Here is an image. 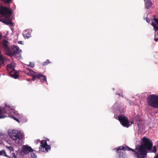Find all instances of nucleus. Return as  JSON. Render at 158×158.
I'll list each match as a JSON object with an SVG mask.
<instances>
[{"label": "nucleus", "instance_id": "nucleus-18", "mask_svg": "<svg viewBox=\"0 0 158 158\" xmlns=\"http://www.w3.org/2000/svg\"><path fill=\"white\" fill-rule=\"evenodd\" d=\"M11 156H12L11 157L8 156L7 157H8V158H17V156L14 153H12L11 154Z\"/></svg>", "mask_w": 158, "mask_h": 158}, {"label": "nucleus", "instance_id": "nucleus-20", "mask_svg": "<svg viewBox=\"0 0 158 158\" xmlns=\"http://www.w3.org/2000/svg\"><path fill=\"white\" fill-rule=\"evenodd\" d=\"M10 51V52H13V50H12V47H11V48H8V50H6V54L8 55L9 56H10V55L8 54L7 52V51Z\"/></svg>", "mask_w": 158, "mask_h": 158}, {"label": "nucleus", "instance_id": "nucleus-2", "mask_svg": "<svg viewBox=\"0 0 158 158\" xmlns=\"http://www.w3.org/2000/svg\"><path fill=\"white\" fill-rule=\"evenodd\" d=\"M12 10L7 7L2 6L0 7V21L4 23L11 26L12 22L10 20V17Z\"/></svg>", "mask_w": 158, "mask_h": 158}, {"label": "nucleus", "instance_id": "nucleus-12", "mask_svg": "<svg viewBox=\"0 0 158 158\" xmlns=\"http://www.w3.org/2000/svg\"><path fill=\"white\" fill-rule=\"evenodd\" d=\"M145 5L147 9H148L151 7L152 5V2L150 0H144Z\"/></svg>", "mask_w": 158, "mask_h": 158}, {"label": "nucleus", "instance_id": "nucleus-14", "mask_svg": "<svg viewBox=\"0 0 158 158\" xmlns=\"http://www.w3.org/2000/svg\"><path fill=\"white\" fill-rule=\"evenodd\" d=\"M151 24L153 27L155 31L156 32L158 31V26L156 23H154L152 21V23Z\"/></svg>", "mask_w": 158, "mask_h": 158}, {"label": "nucleus", "instance_id": "nucleus-8", "mask_svg": "<svg viewBox=\"0 0 158 158\" xmlns=\"http://www.w3.org/2000/svg\"><path fill=\"white\" fill-rule=\"evenodd\" d=\"M12 47L13 52H10L8 51L7 52V53L10 55V56H13L14 55L19 52V47L15 45H13Z\"/></svg>", "mask_w": 158, "mask_h": 158}, {"label": "nucleus", "instance_id": "nucleus-24", "mask_svg": "<svg viewBox=\"0 0 158 158\" xmlns=\"http://www.w3.org/2000/svg\"><path fill=\"white\" fill-rule=\"evenodd\" d=\"M10 117L12 118H13L14 119H15V120L16 121H17V122H18V123H19V119H18V118H16L15 117H14L13 116H11L10 115Z\"/></svg>", "mask_w": 158, "mask_h": 158}, {"label": "nucleus", "instance_id": "nucleus-33", "mask_svg": "<svg viewBox=\"0 0 158 158\" xmlns=\"http://www.w3.org/2000/svg\"><path fill=\"white\" fill-rule=\"evenodd\" d=\"M139 124H140V123H138V127H139Z\"/></svg>", "mask_w": 158, "mask_h": 158}, {"label": "nucleus", "instance_id": "nucleus-19", "mask_svg": "<svg viewBox=\"0 0 158 158\" xmlns=\"http://www.w3.org/2000/svg\"><path fill=\"white\" fill-rule=\"evenodd\" d=\"M50 62L49 60H46V61H45L43 63V65H46L48 64H49L50 63Z\"/></svg>", "mask_w": 158, "mask_h": 158}, {"label": "nucleus", "instance_id": "nucleus-15", "mask_svg": "<svg viewBox=\"0 0 158 158\" xmlns=\"http://www.w3.org/2000/svg\"><path fill=\"white\" fill-rule=\"evenodd\" d=\"M6 116H7L3 114V110H2V108H0V119L3 118Z\"/></svg>", "mask_w": 158, "mask_h": 158}, {"label": "nucleus", "instance_id": "nucleus-31", "mask_svg": "<svg viewBox=\"0 0 158 158\" xmlns=\"http://www.w3.org/2000/svg\"><path fill=\"white\" fill-rule=\"evenodd\" d=\"M28 69L29 71H31L32 72H33V73H35L34 71H33V70H31V69Z\"/></svg>", "mask_w": 158, "mask_h": 158}, {"label": "nucleus", "instance_id": "nucleus-6", "mask_svg": "<svg viewBox=\"0 0 158 158\" xmlns=\"http://www.w3.org/2000/svg\"><path fill=\"white\" fill-rule=\"evenodd\" d=\"M7 67L8 70H11L10 75L11 77L16 79L18 77V75L15 72L13 73V72L15 71L14 66L12 64H10L7 65Z\"/></svg>", "mask_w": 158, "mask_h": 158}, {"label": "nucleus", "instance_id": "nucleus-34", "mask_svg": "<svg viewBox=\"0 0 158 158\" xmlns=\"http://www.w3.org/2000/svg\"><path fill=\"white\" fill-rule=\"evenodd\" d=\"M156 158H158V154L157 155V156H156Z\"/></svg>", "mask_w": 158, "mask_h": 158}, {"label": "nucleus", "instance_id": "nucleus-4", "mask_svg": "<svg viewBox=\"0 0 158 158\" xmlns=\"http://www.w3.org/2000/svg\"><path fill=\"white\" fill-rule=\"evenodd\" d=\"M8 134L10 137L14 140L21 139L23 138V134L21 132L14 129L8 130Z\"/></svg>", "mask_w": 158, "mask_h": 158}, {"label": "nucleus", "instance_id": "nucleus-30", "mask_svg": "<svg viewBox=\"0 0 158 158\" xmlns=\"http://www.w3.org/2000/svg\"><path fill=\"white\" fill-rule=\"evenodd\" d=\"M4 135V134L2 133H0V136H3Z\"/></svg>", "mask_w": 158, "mask_h": 158}, {"label": "nucleus", "instance_id": "nucleus-27", "mask_svg": "<svg viewBox=\"0 0 158 158\" xmlns=\"http://www.w3.org/2000/svg\"><path fill=\"white\" fill-rule=\"evenodd\" d=\"M156 146H154L153 147V152L155 153L156 152Z\"/></svg>", "mask_w": 158, "mask_h": 158}, {"label": "nucleus", "instance_id": "nucleus-36", "mask_svg": "<svg viewBox=\"0 0 158 158\" xmlns=\"http://www.w3.org/2000/svg\"><path fill=\"white\" fill-rule=\"evenodd\" d=\"M37 141H38V142H39V140H37Z\"/></svg>", "mask_w": 158, "mask_h": 158}, {"label": "nucleus", "instance_id": "nucleus-17", "mask_svg": "<svg viewBox=\"0 0 158 158\" xmlns=\"http://www.w3.org/2000/svg\"><path fill=\"white\" fill-rule=\"evenodd\" d=\"M23 36L25 39H28L31 36V35L29 33L23 34Z\"/></svg>", "mask_w": 158, "mask_h": 158}, {"label": "nucleus", "instance_id": "nucleus-26", "mask_svg": "<svg viewBox=\"0 0 158 158\" xmlns=\"http://www.w3.org/2000/svg\"><path fill=\"white\" fill-rule=\"evenodd\" d=\"M34 64H33L32 63H30V64L28 65V66H30L31 67L33 68L34 67Z\"/></svg>", "mask_w": 158, "mask_h": 158}, {"label": "nucleus", "instance_id": "nucleus-7", "mask_svg": "<svg viewBox=\"0 0 158 158\" xmlns=\"http://www.w3.org/2000/svg\"><path fill=\"white\" fill-rule=\"evenodd\" d=\"M40 149L43 151H44V149H45V151L48 152V150L51 149V147L47 144L46 141L45 140H42L40 143Z\"/></svg>", "mask_w": 158, "mask_h": 158}, {"label": "nucleus", "instance_id": "nucleus-13", "mask_svg": "<svg viewBox=\"0 0 158 158\" xmlns=\"http://www.w3.org/2000/svg\"><path fill=\"white\" fill-rule=\"evenodd\" d=\"M2 110H3V114L4 115H5V113H6L8 114L9 112H8L10 111V110H12L11 108L10 107L6 105V106H5V107L4 108L2 109Z\"/></svg>", "mask_w": 158, "mask_h": 158}, {"label": "nucleus", "instance_id": "nucleus-21", "mask_svg": "<svg viewBox=\"0 0 158 158\" xmlns=\"http://www.w3.org/2000/svg\"><path fill=\"white\" fill-rule=\"evenodd\" d=\"M30 155L31 158H37L36 154L34 153H31Z\"/></svg>", "mask_w": 158, "mask_h": 158}, {"label": "nucleus", "instance_id": "nucleus-32", "mask_svg": "<svg viewBox=\"0 0 158 158\" xmlns=\"http://www.w3.org/2000/svg\"><path fill=\"white\" fill-rule=\"evenodd\" d=\"M22 41H18V43L19 44H22Z\"/></svg>", "mask_w": 158, "mask_h": 158}, {"label": "nucleus", "instance_id": "nucleus-35", "mask_svg": "<svg viewBox=\"0 0 158 158\" xmlns=\"http://www.w3.org/2000/svg\"><path fill=\"white\" fill-rule=\"evenodd\" d=\"M0 1H1L2 2H4V1L3 0H0Z\"/></svg>", "mask_w": 158, "mask_h": 158}, {"label": "nucleus", "instance_id": "nucleus-16", "mask_svg": "<svg viewBox=\"0 0 158 158\" xmlns=\"http://www.w3.org/2000/svg\"><path fill=\"white\" fill-rule=\"evenodd\" d=\"M0 155L4 156L7 157L8 156L6 153L5 151L4 150H2L0 151Z\"/></svg>", "mask_w": 158, "mask_h": 158}, {"label": "nucleus", "instance_id": "nucleus-10", "mask_svg": "<svg viewBox=\"0 0 158 158\" xmlns=\"http://www.w3.org/2000/svg\"><path fill=\"white\" fill-rule=\"evenodd\" d=\"M9 43L7 40H3L2 42V46L5 52L9 48Z\"/></svg>", "mask_w": 158, "mask_h": 158}, {"label": "nucleus", "instance_id": "nucleus-38", "mask_svg": "<svg viewBox=\"0 0 158 158\" xmlns=\"http://www.w3.org/2000/svg\"><path fill=\"white\" fill-rule=\"evenodd\" d=\"M157 147H158V145H157Z\"/></svg>", "mask_w": 158, "mask_h": 158}, {"label": "nucleus", "instance_id": "nucleus-29", "mask_svg": "<svg viewBox=\"0 0 158 158\" xmlns=\"http://www.w3.org/2000/svg\"><path fill=\"white\" fill-rule=\"evenodd\" d=\"M154 40L156 41H158V38H155Z\"/></svg>", "mask_w": 158, "mask_h": 158}, {"label": "nucleus", "instance_id": "nucleus-5", "mask_svg": "<svg viewBox=\"0 0 158 158\" xmlns=\"http://www.w3.org/2000/svg\"><path fill=\"white\" fill-rule=\"evenodd\" d=\"M118 118L121 124L124 127H128L133 123V121H131V123L130 124L128 119L124 116L120 115L118 116Z\"/></svg>", "mask_w": 158, "mask_h": 158}, {"label": "nucleus", "instance_id": "nucleus-11", "mask_svg": "<svg viewBox=\"0 0 158 158\" xmlns=\"http://www.w3.org/2000/svg\"><path fill=\"white\" fill-rule=\"evenodd\" d=\"M34 77H35V78H37L40 79L41 81L43 82L44 81H47V78L46 76L42 74H37L35 75Z\"/></svg>", "mask_w": 158, "mask_h": 158}, {"label": "nucleus", "instance_id": "nucleus-9", "mask_svg": "<svg viewBox=\"0 0 158 158\" xmlns=\"http://www.w3.org/2000/svg\"><path fill=\"white\" fill-rule=\"evenodd\" d=\"M22 150L23 152L25 154L28 153L29 152H32L33 151L30 147L26 145L23 146Z\"/></svg>", "mask_w": 158, "mask_h": 158}, {"label": "nucleus", "instance_id": "nucleus-28", "mask_svg": "<svg viewBox=\"0 0 158 158\" xmlns=\"http://www.w3.org/2000/svg\"><path fill=\"white\" fill-rule=\"evenodd\" d=\"M37 75V74H35V75H33V81H34V80L36 78H35V77H34V76H35V75Z\"/></svg>", "mask_w": 158, "mask_h": 158}, {"label": "nucleus", "instance_id": "nucleus-22", "mask_svg": "<svg viewBox=\"0 0 158 158\" xmlns=\"http://www.w3.org/2000/svg\"><path fill=\"white\" fill-rule=\"evenodd\" d=\"M153 16L154 17L153 19L154 21L158 25V19L155 18V15H154Z\"/></svg>", "mask_w": 158, "mask_h": 158}, {"label": "nucleus", "instance_id": "nucleus-1", "mask_svg": "<svg viewBox=\"0 0 158 158\" xmlns=\"http://www.w3.org/2000/svg\"><path fill=\"white\" fill-rule=\"evenodd\" d=\"M142 141V143L140 145L136 146V151L127 146H121L117 148V152L118 154L119 158H125L126 157L125 153L123 151L127 150L131 151L133 154L137 158H144L147 153L146 150H151L152 146V144L150 139L146 137H144L143 138Z\"/></svg>", "mask_w": 158, "mask_h": 158}, {"label": "nucleus", "instance_id": "nucleus-23", "mask_svg": "<svg viewBox=\"0 0 158 158\" xmlns=\"http://www.w3.org/2000/svg\"><path fill=\"white\" fill-rule=\"evenodd\" d=\"M6 147L7 148L11 151H13L14 150L13 148L11 146L9 147L6 146Z\"/></svg>", "mask_w": 158, "mask_h": 158}, {"label": "nucleus", "instance_id": "nucleus-3", "mask_svg": "<svg viewBox=\"0 0 158 158\" xmlns=\"http://www.w3.org/2000/svg\"><path fill=\"white\" fill-rule=\"evenodd\" d=\"M148 104L152 107L158 108V100L157 96L151 94L147 98Z\"/></svg>", "mask_w": 158, "mask_h": 158}, {"label": "nucleus", "instance_id": "nucleus-37", "mask_svg": "<svg viewBox=\"0 0 158 158\" xmlns=\"http://www.w3.org/2000/svg\"><path fill=\"white\" fill-rule=\"evenodd\" d=\"M157 35H158V32H157Z\"/></svg>", "mask_w": 158, "mask_h": 158}, {"label": "nucleus", "instance_id": "nucleus-25", "mask_svg": "<svg viewBox=\"0 0 158 158\" xmlns=\"http://www.w3.org/2000/svg\"><path fill=\"white\" fill-rule=\"evenodd\" d=\"M145 20H146V21L148 23H151V20L148 17H146V18H145Z\"/></svg>", "mask_w": 158, "mask_h": 158}]
</instances>
